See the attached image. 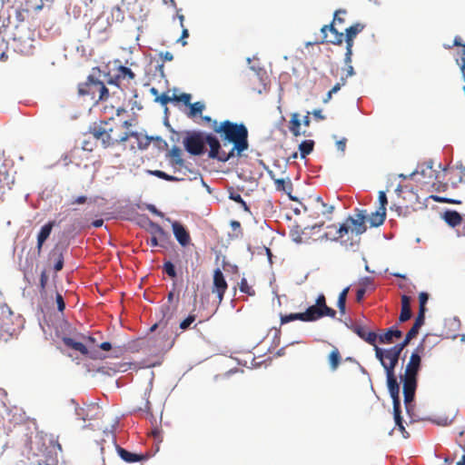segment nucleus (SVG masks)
<instances>
[{"label":"nucleus","mask_w":465,"mask_h":465,"mask_svg":"<svg viewBox=\"0 0 465 465\" xmlns=\"http://www.w3.org/2000/svg\"><path fill=\"white\" fill-rule=\"evenodd\" d=\"M189 106H190V111L187 114V115H188V117H191V118L195 117L198 114H201L204 109V104H202L201 102H195L193 104H191Z\"/></svg>","instance_id":"34"},{"label":"nucleus","mask_w":465,"mask_h":465,"mask_svg":"<svg viewBox=\"0 0 465 465\" xmlns=\"http://www.w3.org/2000/svg\"><path fill=\"white\" fill-rule=\"evenodd\" d=\"M240 291L249 296L255 295L254 289L248 283L245 278H242L239 283Z\"/></svg>","instance_id":"37"},{"label":"nucleus","mask_w":465,"mask_h":465,"mask_svg":"<svg viewBox=\"0 0 465 465\" xmlns=\"http://www.w3.org/2000/svg\"><path fill=\"white\" fill-rule=\"evenodd\" d=\"M424 321L425 320H422L420 316H417L412 327L410 329L408 332L412 336L416 337L420 328L424 324Z\"/></svg>","instance_id":"40"},{"label":"nucleus","mask_w":465,"mask_h":465,"mask_svg":"<svg viewBox=\"0 0 465 465\" xmlns=\"http://www.w3.org/2000/svg\"><path fill=\"white\" fill-rule=\"evenodd\" d=\"M428 299H429V295L428 293L426 292H420V295H419V302L420 304L422 306V305H426L427 302H428Z\"/></svg>","instance_id":"58"},{"label":"nucleus","mask_w":465,"mask_h":465,"mask_svg":"<svg viewBox=\"0 0 465 465\" xmlns=\"http://www.w3.org/2000/svg\"><path fill=\"white\" fill-rule=\"evenodd\" d=\"M173 101V96L168 94H163L155 98V102L160 103L162 105H166L168 103Z\"/></svg>","instance_id":"46"},{"label":"nucleus","mask_w":465,"mask_h":465,"mask_svg":"<svg viewBox=\"0 0 465 465\" xmlns=\"http://www.w3.org/2000/svg\"><path fill=\"white\" fill-rule=\"evenodd\" d=\"M365 25L356 23L345 29L344 41L346 43L345 62L351 63L352 55L353 42L357 35L363 31Z\"/></svg>","instance_id":"10"},{"label":"nucleus","mask_w":465,"mask_h":465,"mask_svg":"<svg viewBox=\"0 0 465 465\" xmlns=\"http://www.w3.org/2000/svg\"><path fill=\"white\" fill-rule=\"evenodd\" d=\"M393 414H394V420H395L396 426L401 431L403 437L404 438H408L409 437V433L405 430V428H404V426L402 424V418L401 416V408H398V411L397 412H393Z\"/></svg>","instance_id":"38"},{"label":"nucleus","mask_w":465,"mask_h":465,"mask_svg":"<svg viewBox=\"0 0 465 465\" xmlns=\"http://www.w3.org/2000/svg\"><path fill=\"white\" fill-rule=\"evenodd\" d=\"M54 261V271L55 272H59L63 269L64 267V256H63V252H62V250L59 249V248H54L51 254H50V260H53Z\"/></svg>","instance_id":"29"},{"label":"nucleus","mask_w":465,"mask_h":465,"mask_svg":"<svg viewBox=\"0 0 465 465\" xmlns=\"http://www.w3.org/2000/svg\"><path fill=\"white\" fill-rule=\"evenodd\" d=\"M164 272L172 278L176 276L174 265L171 262H166L163 264Z\"/></svg>","instance_id":"44"},{"label":"nucleus","mask_w":465,"mask_h":465,"mask_svg":"<svg viewBox=\"0 0 465 465\" xmlns=\"http://www.w3.org/2000/svg\"><path fill=\"white\" fill-rule=\"evenodd\" d=\"M435 179L436 181L431 183L432 190L436 192H445L448 188V183L440 180V173L436 174Z\"/></svg>","instance_id":"39"},{"label":"nucleus","mask_w":465,"mask_h":465,"mask_svg":"<svg viewBox=\"0 0 465 465\" xmlns=\"http://www.w3.org/2000/svg\"><path fill=\"white\" fill-rule=\"evenodd\" d=\"M168 156L170 157L171 165L175 170L181 172L182 168H184V170H187L190 173L196 174L193 170H191L185 166L184 160L182 157V150L179 147L173 146L170 150Z\"/></svg>","instance_id":"15"},{"label":"nucleus","mask_w":465,"mask_h":465,"mask_svg":"<svg viewBox=\"0 0 465 465\" xmlns=\"http://www.w3.org/2000/svg\"><path fill=\"white\" fill-rule=\"evenodd\" d=\"M334 23L325 25L321 28L322 35V39L317 41L316 44H331L334 45H341L344 41V34L339 32L335 27Z\"/></svg>","instance_id":"8"},{"label":"nucleus","mask_w":465,"mask_h":465,"mask_svg":"<svg viewBox=\"0 0 465 465\" xmlns=\"http://www.w3.org/2000/svg\"><path fill=\"white\" fill-rule=\"evenodd\" d=\"M386 377H387L388 390H389V392L392 399L393 412H397L398 408H401L400 386L397 381L395 372L386 373Z\"/></svg>","instance_id":"13"},{"label":"nucleus","mask_w":465,"mask_h":465,"mask_svg":"<svg viewBox=\"0 0 465 465\" xmlns=\"http://www.w3.org/2000/svg\"><path fill=\"white\" fill-rule=\"evenodd\" d=\"M386 219V212L378 209L368 217L366 211H358L354 216H349L345 223L339 227L332 224L328 226L329 232L325 237L332 241H341L346 246L359 244L360 236L367 230L366 222H370L371 227H379Z\"/></svg>","instance_id":"3"},{"label":"nucleus","mask_w":465,"mask_h":465,"mask_svg":"<svg viewBox=\"0 0 465 465\" xmlns=\"http://www.w3.org/2000/svg\"><path fill=\"white\" fill-rule=\"evenodd\" d=\"M161 57L164 62H171L173 60V54L168 51H166L165 53H162Z\"/></svg>","instance_id":"61"},{"label":"nucleus","mask_w":465,"mask_h":465,"mask_svg":"<svg viewBox=\"0 0 465 465\" xmlns=\"http://www.w3.org/2000/svg\"><path fill=\"white\" fill-rule=\"evenodd\" d=\"M222 143L211 134H206L207 144L210 147L208 156L220 162H227L235 156H241L249 147L248 129L243 124L233 123L229 120L220 123L215 129Z\"/></svg>","instance_id":"1"},{"label":"nucleus","mask_w":465,"mask_h":465,"mask_svg":"<svg viewBox=\"0 0 465 465\" xmlns=\"http://www.w3.org/2000/svg\"><path fill=\"white\" fill-rule=\"evenodd\" d=\"M87 202V197L84 196V195H81V196H78L76 198H74L72 201H71V204L74 205V204H84Z\"/></svg>","instance_id":"53"},{"label":"nucleus","mask_w":465,"mask_h":465,"mask_svg":"<svg viewBox=\"0 0 465 465\" xmlns=\"http://www.w3.org/2000/svg\"><path fill=\"white\" fill-rule=\"evenodd\" d=\"M375 356L381 361L386 373L395 372V367L398 364L400 355L391 349L383 350L375 346Z\"/></svg>","instance_id":"7"},{"label":"nucleus","mask_w":465,"mask_h":465,"mask_svg":"<svg viewBox=\"0 0 465 465\" xmlns=\"http://www.w3.org/2000/svg\"><path fill=\"white\" fill-rule=\"evenodd\" d=\"M104 78H107V84H114L117 87H121L122 81L127 80L129 82L130 80H134L135 74L130 68L124 65H120L117 68L114 76H111L108 74H104Z\"/></svg>","instance_id":"12"},{"label":"nucleus","mask_w":465,"mask_h":465,"mask_svg":"<svg viewBox=\"0 0 465 465\" xmlns=\"http://www.w3.org/2000/svg\"><path fill=\"white\" fill-rule=\"evenodd\" d=\"M173 102H182L185 105H190L192 95L190 94H186V93H183L180 95L173 94Z\"/></svg>","instance_id":"41"},{"label":"nucleus","mask_w":465,"mask_h":465,"mask_svg":"<svg viewBox=\"0 0 465 465\" xmlns=\"http://www.w3.org/2000/svg\"><path fill=\"white\" fill-rule=\"evenodd\" d=\"M116 450L121 459L128 463H134L137 461H141L144 459L143 455L130 452L120 446H117Z\"/></svg>","instance_id":"24"},{"label":"nucleus","mask_w":465,"mask_h":465,"mask_svg":"<svg viewBox=\"0 0 465 465\" xmlns=\"http://www.w3.org/2000/svg\"><path fill=\"white\" fill-rule=\"evenodd\" d=\"M203 120L209 125V127L215 133V129L219 127L218 122L216 120H213L210 116H203Z\"/></svg>","instance_id":"50"},{"label":"nucleus","mask_w":465,"mask_h":465,"mask_svg":"<svg viewBox=\"0 0 465 465\" xmlns=\"http://www.w3.org/2000/svg\"><path fill=\"white\" fill-rule=\"evenodd\" d=\"M230 199H232V201L240 203L245 211H249V207L247 205V203H245V201L242 199V197L241 196V194L239 193H231L230 195Z\"/></svg>","instance_id":"45"},{"label":"nucleus","mask_w":465,"mask_h":465,"mask_svg":"<svg viewBox=\"0 0 465 465\" xmlns=\"http://www.w3.org/2000/svg\"><path fill=\"white\" fill-rule=\"evenodd\" d=\"M189 36L188 29L183 28L182 32L181 38L179 39V42L184 46L187 45V42L184 40V38H187Z\"/></svg>","instance_id":"60"},{"label":"nucleus","mask_w":465,"mask_h":465,"mask_svg":"<svg viewBox=\"0 0 465 465\" xmlns=\"http://www.w3.org/2000/svg\"><path fill=\"white\" fill-rule=\"evenodd\" d=\"M373 281L370 277H365L360 282V288H365V291L368 290L369 287L372 286Z\"/></svg>","instance_id":"52"},{"label":"nucleus","mask_w":465,"mask_h":465,"mask_svg":"<svg viewBox=\"0 0 465 465\" xmlns=\"http://www.w3.org/2000/svg\"><path fill=\"white\" fill-rule=\"evenodd\" d=\"M54 226V222L50 221L41 228V230L37 235V244H36L37 256L41 255L43 245H44L45 242L50 236Z\"/></svg>","instance_id":"19"},{"label":"nucleus","mask_w":465,"mask_h":465,"mask_svg":"<svg viewBox=\"0 0 465 465\" xmlns=\"http://www.w3.org/2000/svg\"><path fill=\"white\" fill-rule=\"evenodd\" d=\"M365 293H366L365 288H359L357 290V292H356L357 302H361L363 300Z\"/></svg>","instance_id":"56"},{"label":"nucleus","mask_w":465,"mask_h":465,"mask_svg":"<svg viewBox=\"0 0 465 465\" xmlns=\"http://www.w3.org/2000/svg\"><path fill=\"white\" fill-rule=\"evenodd\" d=\"M337 306L341 315L345 314L346 310V301L338 299Z\"/></svg>","instance_id":"57"},{"label":"nucleus","mask_w":465,"mask_h":465,"mask_svg":"<svg viewBox=\"0 0 465 465\" xmlns=\"http://www.w3.org/2000/svg\"><path fill=\"white\" fill-rule=\"evenodd\" d=\"M15 50L24 55L33 54L35 50V34L25 25H17L14 32Z\"/></svg>","instance_id":"6"},{"label":"nucleus","mask_w":465,"mask_h":465,"mask_svg":"<svg viewBox=\"0 0 465 465\" xmlns=\"http://www.w3.org/2000/svg\"><path fill=\"white\" fill-rule=\"evenodd\" d=\"M150 173L160 178V179H163V180H165L168 182H180V181L184 180V177L170 175V174H168L163 171H160V170L151 171Z\"/></svg>","instance_id":"32"},{"label":"nucleus","mask_w":465,"mask_h":465,"mask_svg":"<svg viewBox=\"0 0 465 465\" xmlns=\"http://www.w3.org/2000/svg\"><path fill=\"white\" fill-rule=\"evenodd\" d=\"M420 363L421 358L417 349L411 353L402 377L404 402L406 404L411 403L414 399Z\"/></svg>","instance_id":"5"},{"label":"nucleus","mask_w":465,"mask_h":465,"mask_svg":"<svg viewBox=\"0 0 465 465\" xmlns=\"http://www.w3.org/2000/svg\"><path fill=\"white\" fill-rule=\"evenodd\" d=\"M303 317V322H315L322 317L327 316L320 308L316 305L309 306L305 312H302Z\"/></svg>","instance_id":"22"},{"label":"nucleus","mask_w":465,"mask_h":465,"mask_svg":"<svg viewBox=\"0 0 465 465\" xmlns=\"http://www.w3.org/2000/svg\"><path fill=\"white\" fill-rule=\"evenodd\" d=\"M150 227L151 234H153L159 240L162 247H165L170 241V234L158 223H152Z\"/></svg>","instance_id":"21"},{"label":"nucleus","mask_w":465,"mask_h":465,"mask_svg":"<svg viewBox=\"0 0 465 465\" xmlns=\"http://www.w3.org/2000/svg\"><path fill=\"white\" fill-rule=\"evenodd\" d=\"M430 198L433 199L435 202H438V203H455L454 201H452L450 199H448L445 197H440L438 195H430Z\"/></svg>","instance_id":"54"},{"label":"nucleus","mask_w":465,"mask_h":465,"mask_svg":"<svg viewBox=\"0 0 465 465\" xmlns=\"http://www.w3.org/2000/svg\"><path fill=\"white\" fill-rule=\"evenodd\" d=\"M300 127L301 121L299 118V114L294 113L291 116L289 129L294 136H299L301 134Z\"/></svg>","instance_id":"31"},{"label":"nucleus","mask_w":465,"mask_h":465,"mask_svg":"<svg viewBox=\"0 0 465 465\" xmlns=\"http://www.w3.org/2000/svg\"><path fill=\"white\" fill-rule=\"evenodd\" d=\"M346 143H347V139L346 138H342V139L337 141L336 142L337 149L343 153L345 151V148H346Z\"/></svg>","instance_id":"55"},{"label":"nucleus","mask_w":465,"mask_h":465,"mask_svg":"<svg viewBox=\"0 0 465 465\" xmlns=\"http://www.w3.org/2000/svg\"><path fill=\"white\" fill-rule=\"evenodd\" d=\"M402 336V332L395 326L386 330V331L378 336L379 341L383 344H390L393 342V339H400Z\"/></svg>","instance_id":"20"},{"label":"nucleus","mask_w":465,"mask_h":465,"mask_svg":"<svg viewBox=\"0 0 465 465\" xmlns=\"http://www.w3.org/2000/svg\"><path fill=\"white\" fill-rule=\"evenodd\" d=\"M196 316L194 314L188 315L183 322L180 323V329L183 331L187 330L190 325L195 321Z\"/></svg>","instance_id":"43"},{"label":"nucleus","mask_w":465,"mask_h":465,"mask_svg":"<svg viewBox=\"0 0 465 465\" xmlns=\"http://www.w3.org/2000/svg\"><path fill=\"white\" fill-rule=\"evenodd\" d=\"M346 83V79L344 78H341V83H337L331 89V94H335L337 93L338 91H340L341 87L342 85H344Z\"/></svg>","instance_id":"59"},{"label":"nucleus","mask_w":465,"mask_h":465,"mask_svg":"<svg viewBox=\"0 0 465 465\" xmlns=\"http://www.w3.org/2000/svg\"><path fill=\"white\" fill-rule=\"evenodd\" d=\"M98 67H94L92 73L87 76L84 83L78 84V94L81 96H90V98L98 103L106 101L109 97V90L106 87V80Z\"/></svg>","instance_id":"4"},{"label":"nucleus","mask_w":465,"mask_h":465,"mask_svg":"<svg viewBox=\"0 0 465 465\" xmlns=\"http://www.w3.org/2000/svg\"><path fill=\"white\" fill-rule=\"evenodd\" d=\"M62 341L66 347H68L72 350H74L76 351H79L83 355L88 354V350L83 342L76 341L73 338H70V337H63Z\"/></svg>","instance_id":"25"},{"label":"nucleus","mask_w":465,"mask_h":465,"mask_svg":"<svg viewBox=\"0 0 465 465\" xmlns=\"http://www.w3.org/2000/svg\"><path fill=\"white\" fill-rule=\"evenodd\" d=\"M312 114L313 116L317 119V120H324L325 119V116L322 114V110L320 109H317V110H314L312 112Z\"/></svg>","instance_id":"63"},{"label":"nucleus","mask_w":465,"mask_h":465,"mask_svg":"<svg viewBox=\"0 0 465 465\" xmlns=\"http://www.w3.org/2000/svg\"><path fill=\"white\" fill-rule=\"evenodd\" d=\"M131 126L129 121L115 122L113 118L101 122L90 128L89 134L98 141H101L104 148L121 146L123 150L127 147L130 150L145 149L153 138L143 137L136 132L128 131Z\"/></svg>","instance_id":"2"},{"label":"nucleus","mask_w":465,"mask_h":465,"mask_svg":"<svg viewBox=\"0 0 465 465\" xmlns=\"http://www.w3.org/2000/svg\"><path fill=\"white\" fill-rule=\"evenodd\" d=\"M352 331L363 341L368 342L374 347L378 339V335L374 331H368V329L361 325H355L352 327Z\"/></svg>","instance_id":"18"},{"label":"nucleus","mask_w":465,"mask_h":465,"mask_svg":"<svg viewBox=\"0 0 465 465\" xmlns=\"http://www.w3.org/2000/svg\"><path fill=\"white\" fill-rule=\"evenodd\" d=\"M465 176V168L460 167L459 171H451L450 173L449 181L451 183L453 187H457L458 184L463 182Z\"/></svg>","instance_id":"30"},{"label":"nucleus","mask_w":465,"mask_h":465,"mask_svg":"<svg viewBox=\"0 0 465 465\" xmlns=\"http://www.w3.org/2000/svg\"><path fill=\"white\" fill-rule=\"evenodd\" d=\"M275 184L278 191H284L290 193L292 190V183L290 181H285L282 178L275 180Z\"/></svg>","instance_id":"35"},{"label":"nucleus","mask_w":465,"mask_h":465,"mask_svg":"<svg viewBox=\"0 0 465 465\" xmlns=\"http://www.w3.org/2000/svg\"><path fill=\"white\" fill-rule=\"evenodd\" d=\"M443 220L450 227H456L462 223V217L456 211H446L443 213Z\"/></svg>","instance_id":"26"},{"label":"nucleus","mask_w":465,"mask_h":465,"mask_svg":"<svg viewBox=\"0 0 465 465\" xmlns=\"http://www.w3.org/2000/svg\"><path fill=\"white\" fill-rule=\"evenodd\" d=\"M55 301L57 303L58 311L61 312H64V310L65 308V303H64V298L61 293H59V292L56 293Z\"/></svg>","instance_id":"51"},{"label":"nucleus","mask_w":465,"mask_h":465,"mask_svg":"<svg viewBox=\"0 0 465 465\" xmlns=\"http://www.w3.org/2000/svg\"><path fill=\"white\" fill-rule=\"evenodd\" d=\"M314 146V142L312 140H305L302 142L299 145V150L301 153V157L305 158L308 154H310Z\"/></svg>","instance_id":"33"},{"label":"nucleus","mask_w":465,"mask_h":465,"mask_svg":"<svg viewBox=\"0 0 465 465\" xmlns=\"http://www.w3.org/2000/svg\"><path fill=\"white\" fill-rule=\"evenodd\" d=\"M347 14V11L345 9H338L335 11L334 13V15H333V19H332V23H334L335 25H341L345 22V19L343 17H341V15H346Z\"/></svg>","instance_id":"42"},{"label":"nucleus","mask_w":465,"mask_h":465,"mask_svg":"<svg viewBox=\"0 0 465 465\" xmlns=\"http://www.w3.org/2000/svg\"><path fill=\"white\" fill-rule=\"evenodd\" d=\"M404 348L405 347L403 346V344L401 342H400V343L394 345L393 347H391V349L401 356V353Z\"/></svg>","instance_id":"62"},{"label":"nucleus","mask_w":465,"mask_h":465,"mask_svg":"<svg viewBox=\"0 0 465 465\" xmlns=\"http://www.w3.org/2000/svg\"><path fill=\"white\" fill-rule=\"evenodd\" d=\"M379 202H380L379 209L386 212V205L388 203V200H387L385 192H383V191L379 192Z\"/></svg>","instance_id":"47"},{"label":"nucleus","mask_w":465,"mask_h":465,"mask_svg":"<svg viewBox=\"0 0 465 465\" xmlns=\"http://www.w3.org/2000/svg\"><path fill=\"white\" fill-rule=\"evenodd\" d=\"M99 348L103 351H110L113 349V346L109 341H104L99 345Z\"/></svg>","instance_id":"64"},{"label":"nucleus","mask_w":465,"mask_h":465,"mask_svg":"<svg viewBox=\"0 0 465 465\" xmlns=\"http://www.w3.org/2000/svg\"><path fill=\"white\" fill-rule=\"evenodd\" d=\"M314 305L323 311V312L327 314L328 317L332 319L336 317V311L326 304V298L324 294L322 293L317 297Z\"/></svg>","instance_id":"27"},{"label":"nucleus","mask_w":465,"mask_h":465,"mask_svg":"<svg viewBox=\"0 0 465 465\" xmlns=\"http://www.w3.org/2000/svg\"><path fill=\"white\" fill-rule=\"evenodd\" d=\"M411 317V297L408 295L401 296V310L399 317L400 322H405Z\"/></svg>","instance_id":"23"},{"label":"nucleus","mask_w":465,"mask_h":465,"mask_svg":"<svg viewBox=\"0 0 465 465\" xmlns=\"http://www.w3.org/2000/svg\"><path fill=\"white\" fill-rule=\"evenodd\" d=\"M43 6V0H25V7L16 10L15 18L20 25H24L25 21L29 18L31 12H38Z\"/></svg>","instance_id":"11"},{"label":"nucleus","mask_w":465,"mask_h":465,"mask_svg":"<svg viewBox=\"0 0 465 465\" xmlns=\"http://www.w3.org/2000/svg\"><path fill=\"white\" fill-rule=\"evenodd\" d=\"M48 282V275L45 271H43L40 275V292H44L45 291V287Z\"/></svg>","instance_id":"48"},{"label":"nucleus","mask_w":465,"mask_h":465,"mask_svg":"<svg viewBox=\"0 0 465 465\" xmlns=\"http://www.w3.org/2000/svg\"><path fill=\"white\" fill-rule=\"evenodd\" d=\"M15 183V178L9 173L5 164L0 166V201L3 200V196L6 191L11 190L12 185Z\"/></svg>","instance_id":"16"},{"label":"nucleus","mask_w":465,"mask_h":465,"mask_svg":"<svg viewBox=\"0 0 465 465\" xmlns=\"http://www.w3.org/2000/svg\"><path fill=\"white\" fill-rule=\"evenodd\" d=\"M318 202L321 203L322 206V213L323 215L331 214L333 212L334 207L332 205H328L325 203H323V201L320 197L318 198Z\"/></svg>","instance_id":"49"},{"label":"nucleus","mask_w":465,"mask_h":465,"mask_svg":"<svg viewBox=\"0 0 465 465\" xmlns=\"http://www.w3.org/2000/svg\"><path fill=\"white\" fill-rule=\"evenodd\" d=\"M328 361L331 371H335L341 361V356L337 347H333V349L331 350L328 356Z\"/></svg>","instance_id":"28"},{"label":"nucleus","mask_w":465,"mask_h":465,"mask_svg":"<svg viewBox=\"0 0 465 465\" xmlns=\"http://www.w3.org/2000/svg\"><path fill=\"white\" fill-rule=\"evenodd\" d=\"M172 229L175 239L183 247L189 245L191 242L190 233L181 223L177 221L173 222Z\"/></svg>","instance_id":"17"},{"label":"nucleus","mask_w":465,"mask_h":465,"mask_svg":"<svg viewBox=\"0 0 465 465\" xmlns=\"http://www.w3.org/2000/svg\"><path fill=\"white\" fill-rule=\"evenodd\" d=\"M228 288L223 273L220 269L213 272V282L212 292L217 294L219 303L223 300L224 293Z\"/></svg>","instance_id":"14"},{"label":"nucleus","mask_w":465,"mask_h":465,"mask_svg":"<svg viewBox=\"0 0 465 465\" xmlns=\"http://www.w3.org/2000/svg\"><path fill=\"white\" fill-rule=\"evenodd\" d=\"M302 321L303 322V317L302 312L290 313L285 315H281V324H285L292 321Z\"/></svg>","instance_id":"36"},{"label":"nucleus","mask_w":465,"mask_h":465,"mask_svg":"<svg viewBox=\"0 0 465 465\" xmlns=\"http://www.w3.org/2000/svg\"><path fill=\"white\" fill-rule=\"evenodd\" d=\"M185 150L193 155H201L204 152V144L207 143L206 134H193L184 139Z\"/></svg>","instance_id":"9"}]
</instances>
